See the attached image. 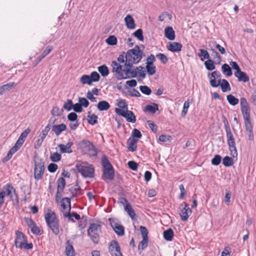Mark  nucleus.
Wrapping results in <instances>:
<instances>
[{
  "label": "nucleus",
  "instance_id": "13d9d810",
  "mask_svg": "<svg viewBox=\"0 0 256 256\" xmlns=\"http://www.w3.org/2000/svg\"><path fill=\"white\" fill-rule=\"evenodd\" d=\"M172 138L170 136L162 134L159 136L158 140L162 142H170Z\"/></svg>",
  "mask_w": 256,
  "mask_h": 256
},
{
  "label": "nucleus",
  "instance_id": "c756f323",
  "mask_svg": "<svg viewBox=\"0 0 256 256\" xmlns=\"http://www.w3.org/2000/svg\"><path fill=\"white\" fill-rule=\"evenodd\" d=\"M220 86L223 92H226L230 90V86L228 80L225 79L221 80Z\"/></svg>",
  "mask_w": 256,
  "mask_h": 256
},
{
  "label": "nucleus",
  "instance_id": "bf43d9fd",
  "mask_svg": "<svg viewBox=\"0 0 256 256\" xmlns=\"http://www.w3.org/2000/svg\"><path fill=\"white\" fill-rule=\"evenodd\" d=\"M222 160V157L218 154H216L212 160V164L214 166H218Z\"/></svg>",
  "mask_w": 256,
  "mask_h": 256
},
{
  "label": "nucleus",
  "instance_id": "6e6d98bb",
  "mask_svg": "<svg viewBox=\"0 0 256 256\" xmlns=\"http://www.w3.org/2000/svg\"><path fill=\"white\" fill-rule=\"evenodd\" d=\"M119 244L116 240L112 241L108 248L110 252H112L116 248H119Z\"/></svg>",
  "mask_w": 256,
  "mask_h": 256
},
{
  "label": "nucleus",
  "instance_id": "473e14b6",
  "mask_svg": "<svg viewBox=\"0 0 256 256\" xmlns=\"http://www.w3.org/2000/svg\"><path fill=\"white\" fill-rule=\"evenodd\" d=\"M222 70L223 74L228 76H230L232 75L231 68L228 64H224L222 66Z\"/></svg>",
  "mask_w": 256,
  "mask_h": 256
},
{
  "label": "nucleus",
  "instance_id": "e433bc0d",
  "mask_svg": "<svg viewBox=\"0 0 256 256\" xmlns=\"http://www.w3.org/2000/svg\"><path fill=\"white\" fill-rule=\"evenodd\" d=\"M98 116L94 114H89L88 116V122L92 125H94L98 123Z\"/></svg>",
  "mask_w": 256,
  "mask_h": 256
},
{
  "label": "nucleus",
  "instance_id": "393cba45",
  "mask_svg": "<svg viewBox=\"0 0 256 256\" xmlns=\"http://www.w3.org/2000/svg\"><path fill=\"white\" fill-rule=\"evenodd\" d=\"M66 186V180H65L61 177L59 178L58 180V188L56 192V195L58 196V195H60Z\"/></svg>",
  "mask_w": 256,
  "mask_h": 256
},
{
  "label": "nucleus",
  "instance_id": "4468645a",
  "mask_svg": "<svg viewBox=\"0 0 256 256\" xmlns=\"http://www.w3.org/2000/svg\"><path fill=\"white\" fill-rule=\"evenodd\" d=\"M138 74L142 78H144L146 77V72L144 67L139 66L135 68L134 70H130V78H136Z\"/></svg>",
  "mask_w": 256,
  "mask_h": 256
},
{
  "label": "nucleus",
  "instance_id": "680f3d73",
  "mask_svg": "<svg viewBox=\"0 0 256 256\" xmlns=\"http://www.w3.org/2000/svg\"><path fill=\"white\" fill-rule=\"evenodd\" d=\"M61 155L58 152H54L50 155V159L54 162H58L60 160Z\"/></svg>",
  "mask_w": 256,
  "mask_h": 256
},
{
  "label": "nucleus",
  "instance_id": "4be33fe9",
  "mask_svg": "<svg viewBox=\"0 0 256 256\" xmlns=\"http://www.w3.org/2000/svg\"><path fill=\"white\" fill-rule=\"evenodd\" d=\"M164 36L170 40L175 38V32L171 26L166 27L164 30Z\"/></svg>",
  "mask_w": 256,
  "mask_h": 256
},
{
  "label": "nucleus",
  "instance_id": "39448f33",
  "mask_svg": "<svg viewBox=\"0 0 256 256\" xmlns=\"http://www.w3.org/2000/svg\"><path fill=\"white\" fill-rule=\"evenodd\" d=\"M14 244L16 248L20 249L24 248L28 250L32 249L33 247V245L32 243H27L26 238L25 235L18 230L16 232Z\"/></svg>",
  "mask_w": 256,
  "mask_h": 256
},
{
  "label": "nucleus",
  "instance_id": "de8ad7c7",
  "mask_svg": "<svg viewBox=\"0 0 256 256\" xmlns=\"http://www.w3.org/2000/svg\"><path fill=\"white\" fill-rule=\"evenodd\" d=\"M244 124L246 132L252 131V126L250 121V118L244 119Z\"/></svg>",
  "mask_w": 256,
  "mask_h": 256
},
{
  "label": "nucleus",
  "instance_id": "0eeeda50",
  "mask_svg": "<svg viewBox=\"0 0 256 256\" xmlns=\"http://www.w3.org/2000/svg\"><path fill=\"white\" fill-rule=\"evenodd\" d=\"M111 66L112 67V72L116 74V76L119 80L130 78V68L123 70L122 66L116 61L112 62Z\"/></svg>",
  "mask_w": 256,
  "mask_h": 256
},
{
  "label": "nucleus",
  "instance_id": "8fccbe9b",
  "mask_svg": "<svg viewBox=\"0 0 256 256\" xmlns=\"http://www.w3.org/2000/svg\"><path fill=\"white\" fill-rule=\"evenodd\" d=\"M102 164L104 167V169H108L112 168V166L106 157L102 158Z\"/></svg>",
  "mask_w": 256,
  "mask_h": 256
},
{
  "label": "nucleus",
  "instance_id": "79ce46f5",
  "mask_svg": "<svg viewBox=\"0 0 256 256\" xmlns=\"http://www.w3.org/2000/svg\"><path fill=\"white\" fill-rule=\"evenodd\" d=\"M32 232L36 235H41L43 233L42 230L34 224L30 228Z\"/></svg>",
  "mask_w": 256,
  "mask_h": 256
},
{
  "label": "nucleus",
  "instance_id": "49530a36",
  "mask_svg": "<svg viewBox=\"0 0 256 256\" xmlns=\"http://www.w3.org/2000/svg\"><path fill=\"white\" fill-rule=\"evenodd\" d=\"M146 68L148 73L150 76L156 73V68L154 64H146Z\"/></svg>",
  "mask_w": 256,
  "mask_h": 256
},
{
  "label": "nucleus",
  "instance_id": "e2e57ef3",
  "mask_svg": "<svg viewBox=\"0 0 256 256\" xmlns=\"http://www.w3.org/2000/svg\"><path fill=\"white\" fill-rule=\"evenodd\" d=\"M134 35L135 37H136L138 40L140 41H143L144 37L142 35V31L141 29L137 30L134 33Z\"/></svg>",
  "mask_w": 256,
  "mask_h": 256
},
{
  "label": "nucleus",
  "instance_id": "cd10ccee",
  "mask_svg": "<svg viewBox=\"0 0 256 256\" xmlns=\"http://www.w3.org/2000/svg\"><path fill=\"white\" fill-rule=\"evenodd\" d=\"M124 209L132 220L136 219L135 212L130 204H126L124 206Z\"/></svg>",
  "mask_w": 256,
  "mask_h": 256
},
{
  "label": "nucleus",
  "instance_id": "2f4dec72",
  "mask_svg": "<svg viewBox=\"0 0 256 256\" xmlns=\"http://www.w3.org/2000/svg\"><path fill=\"white\" fill-rule=\"evenodd\" d=\"M174 236V232L171 228L164 231V239L168 241H171Z\"/></svg>",
  "mask_w": 256,
  "mask_h": 256
},
{
  "label": "nucleus",
  "instance_id": "6ab92c4d",
  "mask_svg": "<svg viewBox=\"0 0 256 256\" xmlns=\"http://www.w3.org/2000/svg\"><path fill=\"white\" fill-rule=\"evenodd\" d=\"M44 218L47 224L58 220L56 214L50 210H48V212L45 214Z\"/></svg>",
  "mask_w": 256,
  "mask_h": 256
},
{
  "label": "nucleus",
  "instance_id": "f8f14e48",
  "mask_svg": "<svg viewBox=\"0 0 256 256\" xmlns=\"http://www.w3.org/2000/svg\"><path fill=\"white\" fill-rule=\"evenodd\" d=\"M116 113L124 118L126 121L132 123H134L136 122V117L132 111L126 110L124 111L123 110H117Z\"/></svg>",
  "mask_w": 256,
  "mask_h": 256
},
{
  "label": "nucleus",
  "instance_id": "5fc2aeb1",
  "mask_svg": "<svg viewBox=\"0 0 256 256\" xmlns=\"http://www.w3.org/2000/svg\"><path fill=\"white\" fill-rule=\"evenodd\" d=\"M118 106L120 108H116V112L117 110H123L124 111H126V110H128V106L124 100H120L118 102Z\"/></svg>",
  "mask_w": 256,
  "mask_h": 256
},
{
  "label": "nucleus",
  "instance_id": "58836bf2",
  "mask_svg": "<svg viewBox=\"0 0 256 256\" xmlns=\"http://www.w3.org/2000/svg\"><path fill=\"white\" fill-rule=\"evenodd\" d=\"M84 142L90 150V154L92 156H96V152L92 144L88 141H84Z\"/></svg>",
  "mask_w": 256,
  "mask_h": 256
},
{
  "label": "nucleus",
  "instance_id": "1a4fd4ad",
  "mask_svg": "<svg viewBox=\"0 0 256 256\" xmlns=\"http://www.w3.org/2000/svg\"><path fill=\"white\" fill-rule=\"evenodd\" d=\"M108 220L115 232L120 236H123L124 234V227L120 224V221L114 218H110Z\"/></svg>",
  "mask_w": 256,
  "mask_h": 256
},
{
  "label": "nucleus",
  "instance_id": "603ef678",
  "mask_svg": "<svg viewBox=\"0 0 256 256\" xmlns=\"http://www.w3.org/2000/svg\"><path fill=\"white\" fill-rule=\"evenodd\" d=\"M140 90L142 93L146 95H150L152 92L150 88L146 86H140Z\"/></svg>",
  "mask_w": 256,
  "mask_h": 256
},
{
  "label": "nucleus",
  "instance_id": "6e6552de",
  "mask_svg": "<svg viewBox=\"0 0 256 256\" xmlns=\"http://www.w3.org/2000/svg\"><path fill=\"white\" fill-rule=\"evenodd\" d=\"M101 232V226L98 224H91L88 230V236L94 243L98 244L100 240V234Z\"/></svg>",
  "mask_w": 256,
  "mask_h": 256
},
{
  "label": "nucleus",
  "instance_id": "aec40b11",
  "mask_svg": "<svg viewBox=\"0 0 256 256\" xmlns=\"http://www.w3.org/2000/svg\"><path fill=\"white\" fill-rule=\"evenodd\" d=\"M66 129V126L64 124H56L52 126V130L58 136L62 132L65 131Z\"/></svg>",
  "mask_w": 256,
  "mask_h": 256
},
{
  "label": "nucleus",
  "instance_id": "69168bd1",
  "mask_svg": "<svg viewBox=\"0 0 256 256\" xmlns=\"http://www.w3.org/2000/svg\"><path fill=\"white\" fill-rule=\"evenodd\" d=\"M189 106H190V102H188V100L184 102L183 108H182V117L184 116H186V114L188 109L189 108Z\"/></svg>",
  "mask_w": 256,
  "mask_h": 256
},
{
  "label": "nucleus",
  "instance_id": "ddd939ff",
  "mask_svg": "<svg viewBox=\"0 0 256 256\" xmlns=\"http://www.w3.org/2000/svg\"><path fill=\"white\" fill-rule=\"evenodd\" d=\"M60 206L62 208V212L64 217H66L70 210V200L68 198H64L60 202Z\"/></svg>",
  "mask_w": 256,
  "mask_h": 256
},
{
  "label": "nucleus",
  "instance_id": "a211bd4d",
  "mask_svg": "<svg viewBox=\"0 0 256 256\" xmlns=\"http://www.w3.org/2000/svg\"><path fill=\"white\" fill-rule=\"evenodd\" d=\"M72 144H73L72 142H68L66 145L63 144H58V147L60 148V152L70 154L72 152L71 147Z\"/></svg>",
  "mask_w": 256,
  "mask_h": 256
},
{
  "label": "nucleus",
  "instance_id": "c03bdc74",
  "mask_svg": "<svg viewBox=\"0 0 256 256\" xmlns=\"http://www.w3.org/2000/svg\"><path fill=\"white\" fill-rule=\"evenodd\" d=\"M209 46L210 48V50L212 52V56H214V58L218 62H220V56L218 53L212 48L211 44H210Z\"/></svg>",
  "mask_w": 256,
  "mask_h": 256
},
{
  "label": "nucleus",
  "instance_id": "f257e3e1",
  "mask_svg": "<svg viewBox=\"0 0 256 256\" xmlns=\"http://www.w3.org/2000/svg\"><path fill=\"white\" fill-rule=\"evenodd\" d=\"M144 53L138 46H136L134 48L129 50L125 54V66L131 68L133 64H138L142 59Z\"/></svg>",
  "mask_w": 256,
  "mask_h": 256
},
{
  "label": "nucleus",
  "instance_id": "f704fd0d",
  "mask_svg": "<svg viewBox=\"0 0 256 256\" xmlns=\"http://www.w3.org/2000/svg\"><path fill=\"white\" fill-rule=\"evenodd\" d=\"M226 98L228 103L232 106H236L239 102V100L231 94L228 95Z\"/></svg>",
  "mask_w": 256,
  "mask_h": 256
},
{
  "label": "nucleus",
  "instance_id": "7c9ffc66",
  "mask_svg": "<svg viewBox=\"0 0 256 256\" xmlns=\"http://www.w3.org/2000/svg\"><path fill=\"white\" fill-rule=\"evenodd\" d=\"M14 82H10L0 87V94H4L6 91L10 90L13 86H15Z\"/></svg>",
  "mask_w": 256,
  "mask_h": 256
},
{
  "label": "nucleus",
  "instance_id": "864d4df0",
  "mask_svg": "<svg viewBox=\"0 0 256 256\" xmlns=\"http://www.w3.org/2000/svg\"><path fill=\"white\" fill-rule=\"evenodd\" d=\"M220 82H221V80L214 78H210V84L213 88L218 87L220 86Z\"/></svg>",
  "mask_w": 256,
  "mask_h": 256
},
{
  "label": "nucleus",
  "instance_id": "4d7b16f0",
  "mask_svg": "<svg viewBox=\"0 0 256 256\" xmlns=\"http://www.w3.org/2000/svg\"><path fill=\"white\" fill-rule=\"evenodd\" d=\"M148 238H142V240L139 243L138 248L139 250H143L148 246Z\"/></svg>",
  "mask_w": 256,
  "mask_h": 256
},
{
  "label": "nucleus",
  "instance_id": "ea45409f",
  "mask_svg": "<svg viewBox=\"0 0 256 256\" xmlns=\"http://www.w3.org/2000/svg\"><path fill=\"white\" fill-rule=\"evenodd\" d=\"M158 110V105L156 104H154L153 105H148L145 108L146 111L149 112L152 114H154Z\"/></svg>",
  "mask_w": 256,
  "mask_h": 256
},
{
  "label": "nucleus",
  "instance_id": "0e129e2a",
  "mask_svg": "<svg viewBox=\"0 0 256 256\" xmlns=\"http://www.w3.org/2000/svg\"><path fill=\"white\" fill-rule=\"evenodd\" d=\"M90 77L92 82L98 81L100 78L99 74L96 72H92Z\"/></svg>",
  "mask_w": 256,
  "mask_h": 256
},
{
  "label": "nucleus",
  "instance_id": "f3484780",
  "mask_svg": "<svg viewBox=\"0 0 256 256\" xmlns=\"http://www.w3.org/2000/svg\"><path fill=\"white\" fill-rule=\"evenodd\" d=\"M138 139H134L132 137H130L128 140V148L132 152L136 150L137 148V143L138 142Z\"/></svg>",
  "mask_w": 256,
  "mask_h": 256
},
{
  "label": "nucleus",
  "instance_id": "72a5a7b5",
  "mask_svg": "<svg viewBox=\"0 0 256 256\" xmlns=\"http://www.w3.org/2000/svg\"><path fill=\"white\" fill-rule=\"evenodd\" d=\"M200 52L198 54V56L200 58V60L203 61L204 60H208L210 58L208 52L204 50L200 49Z\"/></svg>",
  "mask_w": 256,
  "mask_h": 256
},
{
  "label": "nucleus",
  "instance_id": "a878e982",
  "mask_svg": "<svg viewBox=\"0 0 256 256\" xmlns=\"http://www.w3.org/2000/svg\"><path fill=\"white\" fill-rule=\"evenodd\" d=\"M47 225L54 234L58 235L60 233V226L58 220L50 222Z\"/></svg>",
  "mask_w": 256,
  "mask_h": 256
},
{
  "label": "nucleus",
  "instance_id": "09e8293b",
  "mask_svg": "<svg viewBox=\"0 0 256 256\" xmlns=\"http://www.w3.org/2000/svg\"><path fill=\"white\" fill-rule=\"evenodd\" d=\"M142 136V134L136 128H134L132 133L131 136L130 137H132L134 139H138L140 138Z\"/></svg>",
  "mask_w": 256,
  "mask_h": 256
},
{
  "label": "nucleus",
  "instance_id": "dca6fc26",
  "mask_svg": "<svg viewBox=\"0 0 256 256\" xmlns=\"http://www.w3.org/2000/svg\"><path fill=\"white\" fill-rule=\"evenodd\" d=\"M2 192L4 194L5 196H8L12 200L13 199L14 196H16L15 189L10 184L6 185Z\"/></svg>",
  "mask_w": 256,
  "mask_h": 256
},
{
  "label": "nucleus",
  "instance_id": "052dcab7",
  "mask_svg": "<svg viewBox=\"0 0 256 256\" xmlns=\"http://www.w3.org/2000/svg\"><path fill=\"white\" fill-rule=\"evenodd\" d=\"M156 57L159 59L164 64H166L168 61V58L165 54H158L156 55Z\"/></svg>",
  "mask_w": 256,
  "mask_h": 256
},
{
  "label": "nucleus",
  "instance_id": "5701e85b",
  "mask_svg": "<svg viewBox=\"0 0 256 256\" xmlns=\"http://www.w3.org/2000/svg\"><path fill=\"white\" fill-rule=\"evenodd\" d=\"M124 22L126 27L129 29H134L136 28L134 20L130 14L127 15L124 18Z\"/></svg>",
  "mask_w": 256,
  "mask_h": 256
},
{
  "label": "nucleus",
  "instance_id": "774afa93",
  "mask_svg": "<svg viewBox=\"0 0 256 256\" xmlns=\"http://www.w3.org/2000/svg\"><path fill=\"white\" fill-rule=\"evenodd\" d=\"M78 102L82 106L87 108L89 105L88 101L85 98H79Z\"/></svg>",
  "mask_w": 256,
  "mask_h": 256
},
{
  "label": "nucleus",
  "instance_id": "4c0bfd02",
  "mask_svg": "<svg viewBox=\"0 0 256 256\" xmlns=\"http://www.w3.org/2000/svg\"><path fill=\"white\" fill-rule=\"evenodd\" d=\"M80 82L83 84H88L90 85L92 84L90 76L86 74L82 76L80 78Z\"/></svg>",
  "mask_w": 256,
  "mask_h": 256
},
{
  "label": "nucleus",
  "instance_id": "423d86ee",
  "mask_svg": "<svg viewBox=\"0 0 256 256\" xmlns=\"http://www.w3.org/2000/svg\"><path fill=\"white\" fill-rule=\"evenodd\" d=\"M34 175L36 180H38L42 178L44 172V162L39 157L34 158Z\"/></svg>",
  "mask_w": 256,
  "mask_h": 256
},
{
  "label": "nucleus",
  "instance_id": "c9c22d12",
  "mask_svg": "<svg viewBox=\"0 0 256 256\" xmlns=\"http://www.w3.org/2000/svg\"><path fill=\"white\" fill-rule=\"evenodd\" d=\"M98 70L102 76H106L109 74L108 68L106 65H102L98 67Z\"/></svg>",
  "mask_w": 256,
  "mask_h": 256
},
{
  "label": "nucleus",
  "instance_id": "b1692460",
  "mask_svg": "<svg viewBox=\"0 0 256 256\" xmlns=\"http://www.w3.org/2000/svg\"><path fill=\"white\" fill-rule=\"evenodd\" d=\"M234 76L238 78L239 82H246L250 80L249 77L244 72L240 70L238 72H235Z\"/></svg>",
  "mask_w": 256,
  "mask_h": 256
},
{
  "label": "nucleus",
  "instance_id": "338daca9",
  "mask_svg": "<svg viewBox=\"0 0 256 256\" xmlns=\"http://www.w3.org/2000/svg\"><path fill=\"white\" fill-rule=\"evenodd\" d=\"M73 106V102L71 100H68L66 103H65L63 108L68 111H70Z\"/></svg>",
  "mask_w": 256,
  "mask_h": 256
},
{
  "label": "nucleus",
  "instance_id": "3c124183",
  "mask_svg": "<svg viewBox=\"0 0 256 256\" xmlns=\"http://www.w3.org/2000/svg\"><path fill=\"white\" fill-rule=\"evenodd\" d=\"M72 217H74L77 220H79L80 218V214L74 212L70 213V212L68 214V216H66V218H68L70 220L74 222Z\"/></svg>",
  "mask_w": 256,
  "mask_h": 256
},
{
  "label": "nucleus",
  "instance_id": "c85d7f7f",
  "mask_svg": "<svg viewBox=\"0 0 256 256\" xmlns=\"http://www.w3.org/2000/svg\"><path fill=\"white\" fill-rule=\"evenodd\" d=\"M52 46H48L46 49L44 50L42 54L38 56L36 60V65L38 64L52 50Z\"/></svg>",
  "mask_w": 256,
  "mask_h": 256
},
{
  "label": "nucleus",
  "instance_id": "412c9836",
  "mask_svg": "<svg viewBox=\"0 0 256 256\" xmlns=\"http://www.w3.org/2000/svg\"><path fill=\"white\" fill-rule=\"evenodd\" d=\"M114 177V172L113 168H110L108 169H104L102 178L104 180H112Z\"/></svg>",
  "mask_w": 256,
  "mask_h": 256
},
{
  "label": "nucleus",
  "instance_id": "a18cd8bd",
  "mask_svg": "<svg viewBox=\"0 0 256 256\" xmlns=\"http://www.w3.org/2000/svg\"><path fill=\"white\" fill-rule=\"evenodd\" d=\"M222 164L225 166H230L233 164L232 159L228 156H225L222 160Z\"/></svg>",
  "mask_w": 256,
  "mask_h": 256
},
{
  "label": "nucleus",
  "instance_id": "37998d69",
  "mask_svg": "<svg viewBox=\"0 0 256 256\" xmlns=\"http://www.w3.org/2000/svg\"><path fill=\"white\" fill-rule=\"evenodd\" d=\"M106 42L110 46H114L117 44V38L114 36H110L106 40Z\"/></svg>",
  "mask_w": 256,
  "mask_h": 256
},
{
  "label": "nucleus",
  "instance_id": "2eb2a0df",
  "mask_svg": "<svg viewBox=\"0 0 256 256\" xmlns=\"http://www.w3.org/2000/svg\"><path fill=\"white\" fill-rule=\"evenodd\" d=\"M182 47V44L178 42H169L166 44L167 49L172 52H179Z\"/></svg>",
  "mask_w": 256,
  "mask_h": 256
},
{
  "label": "nucleus",
  "instance_id": "9d476101",
  "mask_svg": "<svg viewBox=\"0 0 256 256\" xmlns=\"http://www.w3.org/2000/svg\"><path fill=\"white\" fill-rule=\"evenodd\" d=\"M179 214L182 221H186L192 214V210L188 205L185 202H183L180 206Z\"/></svg>",
  "mask_w": 256,
  "mask_h": 256
},
{
  "label": "nucleus",
  "instance_id": "f03ea898",
  "mask_svg": "<svg viewBox=\"0 0 256 256\" xmlns=\"http://www.w3.org/2000/svg\"><path fill=\"white\" fill-rule=\"evenodd\" d=\"M30 132V129L27 128L20 134L14 146L10 149L6 156L4 158L3 161L6 162L12 158V155L22 146Z\"/></svg>",
  "mask_w": 256,
  "mask_h": 256
},
{
  "label": "nucleus",
  "instance_id": "a19ab883",
  "mask_svg": "<svg viewBox=\"0 0 256 256\" xmlns=\"http://www.w3.org/2000/svg\"><path fill=\"white\" fill-rule=\"evenodd\" d=\"M204 65L208 70H212L215 69V65L214 62L209 58L204 62Z\"/></svg>",
  "mask_w": 256,
  "mask_h": 256
},
{
  "label": "nucleus",
  "instance_id": "7ed1b4c3",
  "mask_svg": "<svg viewBox=\"0 0 256 256\" xmlns=\"http://www.w3.org/2000/svg\"><path fill=\"white\" fill-rule=\"evenodd\" d=\"M224 124L226 133V138L230 154L234 158H236L238 156V152L236 146L235 139L231 132L228 122L226 120L224 121Z\"/></svg>",
  "mask_w": 256,
  "mask_h": 256
},
{
  "label": "nucleus",
  "instance_id": "bb28decb",
  "mask_svg": "<svg viewBox=\"0 0 256 256\" xmlns=\"http://www.w3.org/2000/svg\"><path fill=\"white\" fill-rule=\"evenodd\" d=\"M110 108V104L106 100L100 102L97 105V108L100 111L107 110Z\"/></svg>",
  "mask_w": 256,
  "mask_h": 256
},
{
  "label": "nucleus",
  "instance_id": "9b49d317",
  "mask_svg": "<svg viewBox=\"0 0 256 256\" xmlns=\"http://www.w3.org/2000/svg\"><path fill=\"white\" fill-rule=\"evenodd\" d=\"M240 109L244 119L250 118V108L247 100L244 98L240 99Z\"/></svg>",
  "mask_w": 256,
  "mask_h": 256
},
{
  "label": "nucleus",
  "instance_id": "20e7f679",
  "mask_svg": "<svg viewBox=\"0 0 256 256\" xmlns=\"http://www.w3.org/2000/svg\"><path fill=\"white\" fill-rule=\"evenodd\" d=\"M78 172L84 178H92L94 176V168L87 162H78L76 164Z\"/></svg>",
  "mask_w": 256,
  "mask_h": 256
}]
</instances>
